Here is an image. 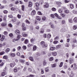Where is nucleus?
Wrapping results in <instances>:
<instances>
[{
    "label": "nucleus",
    "instance_id": "obj_1",
    "mask_svg": "<svg viewBox=\"0 0 77 77\" xmlns=\"http://www.w3.org/2000/svg\"><path fill=\"white\" fill-rule=\"evenodd\" d=\"M40 44L42 48H46L48 46L47 44H45V42L44 41H42L40 43Z\"/></svg>",
    "mask_w": 77,
    "mask_h": 77
},
{
    "label": "nucleus",
    "instance_id": "obj_2",
    "mask_svg": "<svg viewBox=\"0 0 77 77\" xmlns=\"http://www.w3.org/2000/svg\"><path fill=\"white\" fill-rule=\"evenodd\" d=\"M6 69H7V67H5L4 69L3 72H2L1 73L2 76H5V75L6 74Z\"/></svg>",
    "mask_w": 77,
    "mask_h": 77
},
{
    "label": "nucleus",
    "instance_id": "obj_3",
    "mask_svg": "<svg viewBox=\"0 0 77 77\" xmlns=\"http://www.w3.org/2000/svg\"><path fill=\"white\" fill-rule=\"evenodd\" d=\"M48 6H49L48 3L47 2L45 3V5H44V7L45 8H48Z\"/></svg>",
    "mask_w": 77,
    "mask_h": 77
},
{
    "label": "nucleus",
    "instance_id": "obj_4",
    "mask_svg": "<svg viewBox=\"0 0 77 77\" xmlns=\"http://www.w3.org/2000/svg\"><path fill=\"white\" fill-rule=\"evenodd\" d=\"M36 14V11L35 10H33L32 11L31 13V15L32 16L33 15H35Z\"/></svg>",
    "mask_w": 77,
    "mask_h": 77
},
{
    "label": "nucleus",
    "instance_id": "obj_5",
    "mask_svg": "<svg viewBox=\"0 0 77 77\" xmlns=\"http://www.w3.org/2000/svg\"><path fill=\"white\" fill-rule=\"evenodd\" d=\"M69 61L70 64H72V63L73 61H74V60H73L72 58H70L69 59Z\"/></svg>",
    "mask_w": 77,
    "mask_h": 77
},
{
    "label": "nucleus",
    "instance_id": "obj_6",
    "mask_svg": "<svg viewBox=\"0 0 77 77\" xmlns=\"http://www.w3.org/2000/svg\"><path fill=\"white\" fill-rule=\"evenodd\" d=\"M50 24L51 25V28H52V29H54V28H55L54 26V25H53V24L52 23H50Z\"/></svg>",
    "mask_w": 77,
    "mask_h": 77
},
{
    "label": "nucleus",
    "instance_id": "obj_7",
    "mask_svg": "<svg viewBox=\"0 0 77 77\" xmlns=\"http://www.w3.org/2000/svg\"><path fill=\"white\" fill-rule=\"evenodd\" d=\"M32 2H29V5H28V7H32Z\"/></svg>",
    "mask_w": 77,
    "mask_h": 77
},
{
    "label": "nucleus",
    "instance_id": "obj_8",
    "mask_svg": "<svg viewBox=\"0 0 77 77\" xmlns=\"http://www.w3.org/2000/svg\"><path fill=\"white\" fill-rule=\"evenodd\" d=\"M70 8L71 9H74V6L73 4H70Z\"/></svg>",
    "mask_w": 77,
    "mask_h": 77
},
{
    "label": "nucleus",
    "instance_id": "obj_9",
    "mask_svg": "<svg viewBox=\"0 0 77 77\" xmlns=\"http://www.w3.org/2000/svg\"><path fill=\"white\" fill-rule=\"evenodd\" d=\"M37 49V47H36V46H34L33 47V51H36Z\"/></svg>",
    "mask_w": 77,
    "mask_h": 77
},
{
    "label": "nucleus",
    "instance_id": "obj_10",
    "mask_svg": "<svg viewBox=\"0 0 77 77\" xmlns=\"http://www.w3.org/2000/svg\"><path fill=\"white\" fill-rule=\"evenodd\" d=\"M73 21L75 23H77V17H75L73 19Z\"/></svg>",
    "mask_w": 77,
    "mask_h": 77
},
{
    "label": "nucleus",
    "instance_id": "obj_11",
    "mask_svg": "<svg viewBox=\"0 0 77 77\" xmlns=\"http://www.w3.org/2000/svg\"><path fill=\"white\" fill-rule=\"evenodd\" d=\"M20 38H21V35H17V37L16 38V40L18 41L20 39Z\"/></svg>",
    "mask_w": 77,
    "mask_h": 77
},
{
    "label": "nucleus",
    "instance_id": "obj_12",
    "mask_svg": "<svg viewBox=\"0 0 77 77\" xmlns=\"http://www.w3.org/2000/svg\"><path fill=\"white\" fill-rule=\"evenodd\" d=\"M5 39V36L2 35V38L1 39V41H3V40Z\"/></svg>",
    "mask_w": 77,
    "mask_h": 77
},
{
    "label": "nucleus",
    "instance_id": "obj_13",
    "mask_svg": "<svg viewBox=\"0 0 77 77\" xmlns=\"http://www.w3.org/2000/svg\"><path fill=\"white\" fill-rule=\"evenodd\" d=\"M55 49H56L55 47H51L50 48V50H51V51H53Z\"/></svg>",
    "mask_w": 77,
    "mask_h": 77
},
{
    "label": "nucleus",
    "instance_id": "obj_14",
    "mask_svg": "<svg viewBox=\"0 0 77 77\" xmlns=\"http://www.w3.org/2000/svg\"><path fill=\"white\" fill-rule=\"evenodd\" d=\"M52 54L53 56H56L57 55V53L56 52H52Z\"/></svg>",
    "mask_w": 77,
    "mask_h": 77
},
{
    "label": "nucleus",
    "instance_id": "obj_15",
    "mask_svg": "<svg viewBox=\"0 0 77 77\" xmlns=\"http://www.w3.org/2000/svg\"><path fill=\"white\" fill-rule=\"evenodd\" d=\"M14 65H15V63H11L10 65V66L11 67H12H12H14Z\"/></svg>",
    "mask_w": 77,
    "mask_h": 77
},
{
    "label": "nucleus",
    "instance_id": "obj_16",
    "mask_svg": "<svg viewBox=\"0 0 77 77\" xmlns=\"http://www.w3.org/2000/svg\"><path fill=\"white\" fill-rule=\"evenodd\" d=\"M73 30H76V29H77V25H74L73 26Z\"/></svg>",
    "mask_w": 77,
    "mask_h": 77
},
{
    "label": "nucleus",
    "instance_id": "obj_17",
    "mask_svg": "<svg viewBox=\"0 0 77 77\" xmlns=\"http://www.w3.org/2000/svg\"><path fill=\"white\" fill-rule=\"evenodd\" d=\"M29 59L31 61H32V62L34 61V59H33V58L32 57H29Z\"/></svg>",
    "mask_w": 77,
    "mask_h": 77
},
{
    "label": "nucleus",
    "instance_id": "obj_18",
    "mask_svg": "<svg viewBox=\"0 0 77 77\" xmlns=\"http://www.w3.org/2000/svg\"><path fill=\"white\" fill-rule=\"evenodd\" d=\"M36 18L37 20H38V21H40L41 20V17L39 16H37Z\"/></svg>",
    "mask_w": 77,
    "mask_h": 77
},
{
    "label": "nucleus",
    "instance_id": "obj_19",
    "mask_svg": "<svg viewBox=\"0 0 77 77\" xmlns=\"http://www.w3.org/2000/svg\"><path fill=\"white\" fill-rule=\"evenodd\" d=\"M23 37H26V36H27V34L25 33L24 32L23 33Z\"/></svg>",
    "mask_w": 77,
    "mask_h": 77
},
{
    "label": "nucleus",
    "instance_id": "obj_20",
    "mask_svg": "<svg viewBox=\"0 0 77 77\" xmlns=\"http://www.w3.org/2000/svg\"><path fill=\"white\" fill-rule=\"evenodd\" d=\"M15 33L16 34H20V31L17 29H16L15 31Z\"/></svg>",
    "mask_w": 77,
    "mask_h": 77
},
{
    "label": "nucleus",
    "instance_id": "obj_21",
    "mask_svg": "<svg viewBox=\"0 0 77 77\" xmlns=\"http://www.w3.org/2000/svg\"><path fill=\"white\" fill-rule=\"evenodd\" d=\"M51 66L52 68H54L56 66V64H52L51 65Z\"/></svg>",
    "mask_w": 77,
    "mask_h": 77
},
{
    "label": "nucleus",
    "instance_id": "obj_22",
    "mask_svg": "<svg viewBox=\"0 0 77 77\" xmlns=\"http://www.w3.org/2000/svg\"><path fill=\"white\" fill-rule=\"evenodd\" d=\"M72 12L73 14H77V11L76 10H73L72 11Z\"/></svg>",
    "mask_w": 77,
    "mask_h": 77
},
{
    "label": "nucleus",
    "instance_id": "obj_23",
    "mask_svg": "<svg viewBox=\"0 0 77 77\" xmlns=\"http://www.w3.org/2000/svg\"><path fill=\"white\" fill-rule=\"evenodd\" d=\"M63 63L62 62H61L60 63V64L59 66V67L61 68L62 66H63Z\"/></svg>",
    "mask_w": 77,
    "mask_h": 77
},
{
    "label": "nucleus",
    "instance_id": "obj_24",
    "mask_svg": "<svg viewBox=\"0 0 77 77\" xmlns=\"http://www.w3.org/2000/svg\"><path fill=\"white\" fill-rule=\"evenodd\" d=\"M10 56L11 57H15V54L14 53H11V54Z\"/></svg>",
    "mask_w": 77,
    "mask_h": 77
},
{
    "label": "nucleus",
    "instance_id": "obj_25",
    "mask_svg": "<svg viewBox=\"0 0 77 77\" xmlns=\"http://www.w3.org/2000/svg\"><path fill=\"white\" fill-rule=\"evenodd\" d=\"M65 12L66 14H69V11L68 10H65Z\"/></svg>",
    "mask_w": 77,
    "mask_h": 77
},
{
    "label": "nucleus",
    "instance_id": "obj_26",
    "mask_svg": "<svg viewBox=\"0 0 77 77\" xmlns=\"http://www.w3.org/2000/svg\"><path fill=\"white\" fill-rule=\"evenodd\" d=\"M28 42H29V40L27 39H26L25 40L24 43L26 44H27L28 43Z\"/></svg>",
    "mask_w": 77,
    "mask_h": 77
},
{
    "label": "nucleus",
    "instance_id": "obj_27",
    "mask_svg": "<svg viewBox=\"0 0 77 77\" xmlns=\"http://www.w3.org/2000/svg\"><path fill=\"white\" fill-rule=\"evenodd\" d=\"M25 21L26 23L27 24H30V22H29V20L27 19Z\"/></svg>",
    "mask_w": 77,
    "mask_h": 77
},
{
    "label": "nucleus",
    "instance_id": "obj_28",
    "mask_svg": "<svg viewBox=\"0 0 77 77\" xmlns=\"http://www.w3.org/2000/svg\"><path fill=\"white\" fill-rule=\"evenodd\" d=\"M69 44L68 43H66V44L65 45V47H69Z\"/></svg>",
    "mask_w": 77,
    "mask_h": 77
},
{
    "label": "nucleus",
    "instance_id": "obj_29",
    "mask_svg": "<svg viewBox=\"0 0 77 77\" xmlns=\"http://www.w3.org/2000/svg\"><path fill=\"white\" fill-rule=\"evenodd\" d=\"M10 51V49L9 48H8L7 49H6L5 52L6 53H8V52H9Z\"/></svg>",
    "mask_w": 77,
    "mask_h": 77
},
{
    "label": "nucleus",
    "instance_id": "obj_30",
    "mask_svg": "<svg viewBox=\"0 0 77 77\" xmlns=\"http://www.w3.org/2000/svg\"><path fill=\"white\" fill-rule=\"evenodd\" d=\"M60 15V16H61L63 18H64V17H65V14H61Z\"/></svg>",
    "mask_w": 77,
    "mask_h": 77
},
{
    "label": "nucleus",
    "instance_id": "obj_31",
    "mask_svg": "<svg viewBox=\"0 0 77 77\" xmlns=\"http://www.w3.org/2000/svg\"><path fill=\"white\" fill-rule=\"evenodd\" d=\"M11 10H12V11H14L16 10V8L15 7H12L11 8Z\"/></svg>",
    "mask_w": 77,
    "mask_h": 77
},
{
    "label": "nucleus",
    "instance_id": "obj_32",
    "mask_svg": "<svg viewBox=\"0 0 77 77\" xmlns=\"http://www.w3.org/2000/svg\"><path fill=\"white\" fill-rule=\"evenodd\" d=\"M39 3L41 5H42V3H43V0H40Z\"/></svg>",
    "mask_w": 77,
    "mask_h": 77
},
{
    "label": "nucleus",
    "instance_id": "obj_33",
    "mask_svg": "<svg viewBox=\"0 0 77 77\" xmlns=\"http://www.w3.org/2000/svg\"><path fill=\"white\" fill-rule=\"evenodd\" d=\"M76 42H77V40L76 39H73V43H75Z\"/></svg>",
    "mask_w": 77,
    "mask_h": 77
},
{
    "label": "nucleus",
    "instance_id": "obj_34",
    "mask_svg": "<svg viewBox=\"0 0 77 77\" xmlns=\"http://www.w3.org/2000/svg\"><path fill=\"white\" fill-rule=\"evenodd\" d=\"M47 35L46 34H44L43 35V37L44 38H47Z\"/></svg>",
    "mask_w": 77,
    "mask_h": 77
},
{
    "label": "nucleus",
    "instance_id": "obj_35",
    "mask_svg": "<svg viewBox=\"0 0 77 77\" xmlns=\"http://www.w3.org/2000/svg\"><path fill=\"white\" fill-rule=\"evenodd\" d=\"M51 18H54L55 17H54V15L53 14H51Z\"/></svg>",
    "mask_w": 77,
    "mask_h": 77
},
{
    "label": "nucleus",
    "instance_id": "obj_36",
    "mask_svg": "<svg viewBox=\"0 0 77 77\" xmlns=\"http://www.w3.org/2000/svg\"><path fill=\"white\" fill-rule=\"evenodd\" d=\"M20 24V21H17V22L16 23V24L17 25V26H18Z\"/></svg>",
    "mask_w": 77,
    "mask_h": 77
},
{
    "label": "nucleus",
    "instance_id": "obj_37",
    "mask_svg": "<svg viewBox=\"0 0 77 77\" xmlns=\"http://www.w3.org/2000/svg\"><path fill=\"white\" fill-rule=\"evenodd\" d=\"M23 48V50H26L27 49V47L26 46H23L22 47Z\"/></svg>",
    "mask_w": 77,
    "mask_h": 77
},
{
    "label": "nucleus",
    "instance_id": "obj_38",
    "mask_svg": "<svg viewBox=\"0 0 77 77\" xmlns=\"http://www.w3.org/2000/svg\"><path fill=\"white\" fill-rule=\"evenodd\" d=\"M42 20L43 21H45V20H46V17H45L43 16L42 18Z\"/></svg>",
    "mask_w": 77,
    "mask_h": 77
},
{
    "label": "nucleus",
    "instance_id": "obj_39",
    "mask_svg": "<svg viewBox=\"0 0 77 77\" xmlns=\"http://www.w3.org/2000/svg\"><path fill=\"white\" fill-rule=\"evenodd\" d=\"M3 59H8V56L6 55L4 56L3 57Z\"/></svg>",
    "mask_w": 77,
    "mask_h": 77
},
{
    "label": "nucleus",
    "instance_id": "obj_40",
    "mask_svg": "<svg viewBox=\"0 0 77 77\" xmlns=\"http://www.w3.org/2000/svg\"><path fill=\"white\" fill-rule=\"evenodd\" d=\"M35 6L36 7L38 8V6H39V4L38 3H35Z\"/></svg>",
    "mask_w": 77,
    "mask_h": 77
},
{
    "label": "nucleus",
    "instance_id": "obj_41",
    "mask_svg": "<svg viewBox=\"0 0 77 77\" xmlns=\"http://www.w3.org/2000/svg\"><path fill=\"white\" fill-rule=\"evenodd\" d=\"M1 26H6V23H2L1 24Z\"/></svg>",
    "mask_w": 77,
    "mask_h": 77
},
{
    "label": "nucleus",
    "instance_id": "obj_42",
    "mask_svg": "<svg viewBox=\"0 0 77 77\" xmlns=\"http://www.w3.org/2000/svg\"><path fill=\"white\" fill-rule=\"evenodd\" d=\"M57 4L58 5H62V3L60 2H57Z\"/></svg>",
    "mask_w": 77,
    "mask_h": 77
},
{
    "label": "nucleus",
    "instance_id": "obj_43",
    "mask_svg": "<svg viewBox=\"0 0 77 77\" xmlns=\"http://www.w3.org/2000/svg\"><path fill=\"white\" fill-rule=\"evenodd\" d=\"M37 13L38 14V15H42V14L40 11H38Z\"/></svg>",
    "mask_w": 77,
    "mask_h": 77
},
{
    "label": "nucleus",
    "instance_id": "obj_44",
    "mask_svg": "<svg viewBox=\"0 0 77 77\" xmlns=\"http://www.w3.org/2000/svg\"><path fill=\"white\" fill-rule=\"evenodd\" d=\"M65 23V20H62L61 21V24H64Z\"/></svg>",
    "mask_w": 77,
    "mask_h": 77
},
{
    "label": "nucleus",
    "instance_id": "obj_45",
    "mask_svg": "<svg viewBox=\"0 0 77 77\" xmlns=\"http://www.w3.org/2000/svg\"><path fill=\"white\" fill-rule=\"evenodd\" d=\"M17 17L18 18L20 19V18H21V15H20L19 14H18L17 15Z\"/></svg>",
    "mask_w": 77,
    "mask_h": 77
},
{
    "label": "nucleus",
    "instance_id": "obj_46",
    "mask_svg": "<svg viewBox=\"0 0 77 77\" xmlns=\"http://www.w3.org/2000/svg\"><path fill=\"white\" fill-rule=\"evenodd\" d=\"M4 13L5 14H8V11L6 10H4L3 11Z\"/></svg>",
    "mask_w": 77,
    "mask_h": 77
},
{
    "label": "nucleus",
    "instance_id": "obj_47",
    "mask_svg": "<svg viewBox=\"0 0 77 77\" xmlns=\"http://www.w3.org/2000/svg\"><path fill=\"white\" fill-rule=\"evenodd\" d=\"M60 47H61V45H59L57 46V48H60Z\"/></svg>",
    "mask_w": 77,
    "mask_h": 77
},
{
    "label": "nucleus",
    "instance_id": "obj_48",
    "mask_svg": "<svg viewBox=\"0 0 77 77\" xmlns=\"http://www.w3.org/2000/svg\"><path fill=\"white\" fill-rule=\"evenodd\" d=\"M47 53V51H43L42 53L43 54H45L46 53Z\"/></svg>",
    "mask_w": 77,
    "mask_h": 77
},
{
    "label": "nucleus",
    "instance_id": "obj_49",
    "mask_svg": "<svg viewBox=\"0 0 77 77\" xmlns=\"http://www.w3.org/2000/svg\"><path fill=\"white\" fill-rule=\"evenodd\" d=\"M22 11H24V6H22Z\"/></svg>",
    "mask_w": 77,
    "mask_h": 77
},
{
    "label": "nucleus",
    "instance_id": "obj_50",
    "mask_svg": "<svg viewBox=\"0 0 77 77\" xmlns=\"http://www.w3.org/2000/svg\"><path fill=\"white\" fill-rule=\"evenodd\" d=\"M52 10L53 11H56V9L54 8H52Z\"/></svg>",
    "mask_w": 77,
    "mask_h": 77
},
{
    "label": "nucleus",
    "instance_id": "obj_51",
    "mask_svg": "<svg viewBox=\"0 0 77 77\" xmlns=\"http://www.w3.org/2000/svg\"><path fill=\"white\" fill-rule=\"evenodd\" d=\"M59 39V37L58 36H57L55 38L54 40L56 41V40H57V39Z\"/></svg>",
    "mask_w": 77,
    "mask_h": 77
},
{
    "label": "nucleus",
    "instance_id": "obj_52",
    "mask_svg": "<svg viewBox=\"0 0 77 77\" xmlns=\"http://www.w3.org/2000/svg\"><path fill=\"white\" fill-rule=\"evenodd\" d=\"M51 35L50 34H48V38H51Z\"/></svg>",
    "mask_w": 77,
    "mask_h": 77
},
{
    "label": "nucleus",
    "instance_id": "obj_53",
    "mask_svg": "<svg viewBox=\"0 0 77 77\" xmlns=\"http://www.w3.org/2000/svg\"><path fill=\"white\" fill-rule=\"evenodd\" d=\"M69 22L70 23H72V19H69Z\"/></svg>",
    "mask_w": 77,
    "mask_h": 77
},
{
    "label": "nucleus",
    "instance_id": "obj_54",
    "mask_svg": "<svg viewBox=\"0 0 77 77\" xmlns=\"http://www.w3.org/2000/svg\"><path fill=\"white\" fill-rule=\"evenodd\" d=\"M35 77V75L32 74H31L29 75V77Z\"/></svg>",
    "mask_w": 77,
    "mask_h": 77
},
{
    "label": "nucleus",
    "instance_id": "obj_55",
    "mask_svg": "<svg viewBox=\"0 0 77 77\" xmlns=\"http://www.w3.org/2000/svg\"><path fill=\"white\" fill-rule=\"evenodd\" d=\"M53 57H51L49 58V60H51V61H52V60H53Z\"/></svg>",
    "mask_w": 77,
    "mask_h": 77
},
{
    "label": "nucleus",
    "instance_id": "obj_56",
    "mask_svg": "<svg viewBox=\"0 0 77 77\" xmlns=\"http://www.w3.org/2000/svg\"><path fill=\"white\" fill-rule=\"evenodd\" d=\"M58 12H59V13H60V14H62V10H59Z\"/></svg>",
    "mask_w": 77,
    "mask_h": 77
},
{
    "label": "nucleus",
    "instance_id": "obj_57",
    "mask_svg": "<svg viewBox=\"0 0 77 77\" xmlns=\"http://www.w3.org/2000/svg\"><path fill=\"white\" fill-rule=\"evenodd\" d=\"M77 69V66H75L73 68V70H75V69Z\"/></svg>",
    "mask_w": 77,
    "mask_h": 77
},
{
    "label": "nucleus",
    "instance_id": "obj_58",
    "mask_svg": "<svg viewBox=\"0 0 77 77\" xmlns=\"http://www.w3.org/2000/svg\"><path fill=\"white\" fill-rule=\"evenodd\" d=\"M43 64L44 65H46V64H47V63L46 62V61H44L43 62Z\"/></svg>",
    "mask_w": 77,
    "mask_h": 77
},
{
    "label": "nucleus",
    "instance_id": "obj_59",
    "mask_svg": "<svg viewBox=\"0 0 77 77\" xmlns=\"http://www.w3.org/2000/svg\"><path fill=\"white\" fill-rule=\"evenodd\" d=\"M4 34L5 35H8V32L7 31H5L4 32Z\"/></svg>",
    "mask_w": 77,
    "mask_h": 77
},
{
    "label": "nucleus",
    "instance_id": "obj_60",
    "mask_svg": "<svg viewBox=\"0 0 77 77\" xmlns=\"http://www.w3.org/2000/svg\"><path fill=\"white\" fill-rule=\"evenodd\" d=\"M5 54L4 52H2L0 53V55H3V54Z\"/></svg>",
    "mask_w": 77,
    "mask_h": 77
},
{
    "label": "nucleus",
    "instance_id": "obj_61",
    "mask_svg": "<svg viewBox=\"0 0 77 77\" xmlns=\"http://www.w3.org/2000/svg\"><path fill=\"white\" fill-rule=\"evenodd\" d=\"M35 41V39H34V38H31L30 39V41H31V42H33V41Z\"/></svg>",
    "mask_w": 77,
    "mask_h": 77
},
{
    "label": "nucleus",
    "instance_id": "obj_62",
    "mask_svg": "<svg viewBox=\"0 0 77 77\" xmlns=\"http://www.w3.org/2000/svg\"><path fill=\"white\" fill-rule=\"evenodd\" d=\"M21 47L20 46L18 47L17 48L18 50L20 51L21 50Z\"/></svg>",
    "mask_w": 77,
    "mask_h": 77
},
{
    "label": "nucleus",
    "instance_id": "obj_63",
    "mask_svg": "<svg viewBox=\"0 0 77 77\" xmlns=\"http://www.w3.org/2000/svg\"><path fill=\"white\" fill-rule=\"evenodd\" d=\"M74 76V74L72 73L70 75H69L70 77H72Z\"/></svg>",
    "mask_w": 77,
    "mask_h": 77
},
{
    "label": "nucleus",
    "instance_id": "obj_64",
    "mask_svg": "<svg viewBox=\"0 0 77 77\" xmlns=\"http://www.w3.org/2000/svg\"><path fill=\"white\" fill-rule=\"evenodd\" d=\"M17 71H18V70H17V69H14V72H17Z\"/></svg>",
    "mask_w": 77,
    "mask_h": 77
}]
</instances>
